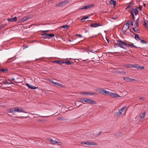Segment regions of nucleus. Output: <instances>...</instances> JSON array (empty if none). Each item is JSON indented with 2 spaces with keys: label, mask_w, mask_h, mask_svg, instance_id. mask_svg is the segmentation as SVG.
<instances>
[{
  "label": "nucleus",
  "mask_w": 148,
  "mask_h": 148,
  "mask_svg": "<svg viewBox=\"0 0 148 148\" xmlns=\"http://www.w3.org/2000/svg\"><path fill=\"white\" fill-rule=\"evenodd\" d=\"M121 43H119V45L121 46V47L123 48V49H126L125 47L124 46H127L128 47L132 48L134 47V48H137V47L134 45V44L132 43L131 44H128L127 43L124 42L123 41H120Z\"/></svg>",
  "instance_id": "obj_1"
},
{
  "label": "nucleus",
  "mask_w": 148,
  "mask_h": 148,
  "mask_svg": "<svg viewBox=\"0 0 148 148\" xmlns=\"http://www.w3.org/2000/svg\"><path fill=\"white\" fill-rule=\"evenodd\" d=\"M96 91L99 92L100 93H103L104 94H107L109 95L110 92L107 91L103 90V88H98L96 89Z\"/></svg>",
  "instance_id": "obj_2"
},
{
  "label": "nucleus",
  "mask_w": 148,
  "mask_h": 148,
  "mask_svg": "<svg viewBox=\"0 0 148 148\" xmlns=\"http://www.w3.org/2000/svg\"><path fill=\"white\" fill-rule=\"evenodd\" d=\"M84 101L85 102H87L88 103H93V104H95L96 102L95 101H94L93 100L88 98H84Z\"/></svg>",
  "instance_id": "obj_3"
},
{
  "label": "nucleus",
  "mask_w": 148,
  "mask_h": 148,
  "mask_svg": "<svg viewBox=\"0 0 148 148\" xmlns=\"http://www.w3.org/2000/svg\"><path fill=\"white\" fill-rule=\"evenodd\" d=\"M129 10H132L134 14V13L136 16H137L138 14V10L134 8H132Z\"/></svg>",
  "instance_id": "obj_4"
},
{
  "label": "nucleus",
  "mask_w": 148,
  "mask_h": 148,
  "mask_svg": "<svg viewBox=\"0 0 148 148\" xmlns=\"http://www.w3.org/2000/svg\"><path fill=\"white\" fill-rule=\"evenodd\" d=\"M94 6V5L93 4H90L88 5L84 6L83 7V8H80V9L86 10L88 8L93 7Z\"/></svg>",
  "instance_id": "obj_5"
},
{
  "label": "nucleus",
  "mask_w": 148,
  "mask_h": 148,
  "mask_svg": "<svg viewBox=\"0 0 148 148\" xmlns=\"http://www.w3.org/2000/svg\"><path fill=\"white\" fill-rule=\"evenodd\" d=\"M65 2L64 1L61 2L58 4H57L56 5V7H59L60 6H64L66 5Z\"/></svg>",
  "instance_id": "obj_6"
},
{
  "label": "nucleus",
  "mask_w": 148,
  "mask_h": 148,
  "mask_svg": "<svg viewBox=\"0 0 148 148\" xmlns=\"http://www.w3.org/2000/svg\"><path fill=\"white\" fill-rule=\"evenodd\" d=\"M42 36L46 35L48 37L50 38H51L52 37H54L55 36V35L52 34H48L47 33H44L42 34Z\"/></svg>",
  "instance_id": "obj_7"
},
{
  "label": "nucleus",
  "mask_w": 148,
  "mask_h": 148,
  "mask_svg": "<svg viewBox=\"0 0 148 148\" xmlns=\"http://www.w3.org/2000/svg\"><path fill=\"white\" fill-rule=\"evenodd\" d=\"M101 26V25L100 24L97 23H91L90 25V26L91 27H96Z\"/></svg>",
  "instance_id": "obj_8"
},
{
  "label": "nucleus",
  "mask_w": 148,
  "mask_h": 148,
  "mask_svg": "<svg viewBox=\"0 0 148 148\" xmlns=\"http://www.w3.org/2000/svg\"><path fill=\"white\" fill-rule=\"evenodd\" d=\"M123 79L124 80L127 81V82H132V81L135 80L136 81L135 79H133L128 77H123Z\"/></svg>",
  "instance_id": "obj_9"
},
{
  "label": "nucleus",
  "mask_w": 148,
  "mask_h": 148,
  "mask_svg": "<svg viewBox=\"0 0 148 148\" xmlns=\"http://www.w3.org/2000/svg\"><path fill=\"white\" fill-rule=\"evenodd\" d=\"M129 26H127L125 25H124L122 29L123 31L124 32L123 34H126L125 33L129 29Z\"/></svg>",
  "instance_id": "obj_10"
},
{
  "label": "nucleus",
  "mask_w": 148,
  "mask_h": 148,
  "mask_svg": "<svg viewBox=\"0 0 148 148\" xmlns=\"http://www.w3.org/2000/svg\"><path fill=\"white\" fill-rule=\"evenodd\" d=\"M134 68H135L138 69H143L145 68V67L144 66H140L138 65V64H134Z\"/></svg>",
  "instance_id": "obj_11"
},
{
  "label": "nucleus",
  "mask_w": 148,
  "mask_h": 148,
  "mask_svg": "<svg viewBox=\"0 0 148 148\" xmlns=\"http://www.w3.org/2000/svg\"><path fill=\"white\" fill-rule=\"evenodd\" d=\"M26 85L29 88L32 89H35L37 88H38V87H35L34 86H33L29 84L28 83H26Z\"/></svg>",
  "instance_id": "obj_12"
},
{
  "label": "nucleus",
  "mask_w": 148,
  "mask_h": 148,
  "mask_svg": "<svg viewBox=\"0 0 148 148\" xmlns=\"http://www.w3.org/2000/svg\"><path fill=\"white\" fill-rule=\"evenodd\" d=\"M16 112H23L24 113H26L25 111L22 109L19 108H15Z\"/></svg>",
  "instance_id": "obj_13"
},
{
  "label": "nucleus",
  "mask_w": 148,
  "mask_h": 148,
  "mask_svg": "<svg viewBox=\"0 0 148 148\" xmlns=\"http://www.w3.org/2000/svg\"><path fill=\"white\" fill-rule=\"evenodd\" d=\"M50 80L51 82L53 84H54L58 85L60 87H62L63 86L62 85V84H60L56 82H54L53 81L51 80V79Z\"/></svg>",
  "instance_id": "obj_14"
},
{
  "label": "nucleus",
  "mask_w": 148,
  "mask_h": 148,
  "mask_svg": "<svg viewBox=\"0 0 148 148\" xmlns=\"http://www.w3.org/2000/svg\"><path fill=\"white\" fill-rule=\"evenodd\" d=\"M53 63H57L59 64H62L64 63V61H62V60H56L53 62Z\"/></svg>",
  "instance_id": "obj_15"
},
{
  "label": "nucleus",
  "mask_w": 148,
  "mask_h": 148,
  "mask_svg": "<svg viewBox=\"0 0 148 148\" xmlns=\"http://www.w3.org/2000/svg\"><path fill=\"white\" fill-rule=\"evenodd\" d=\"M110 3L111 5H113L114 6H115L116 4V1L114 0H111L110 1Z\"/></svg>",
  "instance_id": "obj_16"
},
{
  "label": "nucleus",
  "mask_w": 148,
  "mask_h": 148,
  "mask_svg": "<svg viewBox=\"0 0 148 148\" xmlns=\"http://www.w3.org/2000/svg\"><path fill=\"white\" fill-rule=\"evenodd\" d=\"M22 116H15V118H20V119H22L24 117L27 118L28 117V116H27V115H25V114H23L22 115Z\"/></svg>",
  "instance_id": "obj_17"
},
{
  "label": "nucleus",
  "mask_w": 148,
  "mask_h": 148,
  "mask_svg": "<svg viewBox=\"0 0 148 148\" xmlns=\"http://www.w3.org/2000/svg\"><path fill=\"white\" fill-rule=\"evenodd\" d=\"M64 63H65L67 65H69L70 64H73L74 63L72 61L67 60L65 62H64Z\"/></svg>",
  "instance_id": "obj_18"
},
{
  "label": "nucleus",
  "mask_w": 148,
  "mask_h": 148,
  "mask_svg": "<svg viewBox=\"0 0 148 148\" xmlns=\"http://www.w3.org/2000/svg\"><path fill=\"white\" fill-rule=\"evenodd\" d=\"M134 34L135 35L134 38L137 40H141V39L140 37L138 36V35L135 33H134Z\"/></svg>",
  "instance_id": "obj_19"
},
{
  "label": "nucleus",
  "mask_w": 148,
  "mask_h": 148,
  "mask_svg": "<svg viewBox=\"0 0 148 148\" xmlns=\"http://www.w3.org/2000/svg\"><path fill=\"white\" fill-rule=\"evenodd\" d=\"M122 114V112H116L114 114V116L115 117H117L118 116H119L120 115Z\"/></svg>",
  "instance_id": "obj_20"
},
{
  "label": "nucleus",
  "mask_w": 148,
  "mask_h": 148,
  "mask_svg": "<svg viewBox=\"0 0 148 148\" xmlns=\"http://www.w3.org/2000/svg\"><path fill=\"white\" fill-rule=\"evenodd\" d=\"M134 5V3L132 2L130 4L127 6L125 8V10H127L128 8H130L132 7Z\"/></svg>",
  "instance_id": "obj_21"
},
{
  "label": "nucleus",
  "mask_w": 148,
  "mask_h": 148,
  "mask_svg": "<svg viewBox=\"0 0 148 148\" xmlns=\"http://www.w3.org/2000/svg\"><path fill=\"white\" fill-rule=\"evenodd\" d=\"M125 67L127 68H134V64H127L125 65Z\"/></svg>",
  "instance_id": "obj_22"
},
{
  "label": "nucleus",
  "mask_w": 148,
  "mask_h": 148,
  "mask_svg": "<svg viewBox=\"0 0 148 148\" xmlns=\"http://www.w3.org/2000/svg\"><path fill=\"white\" fill-rule=\"evenodd\" d=\"M116 93H113L110 92L109 95L111 96L113 98H116L117 97L116 96Z\"/></svg>",
  "instance_id": "obj_23"
},
{
  "label": "nucleus",
  "mask_w": 148,
  "mask_h": 148,
  "mask_svg": "<svg viewBox=\"0 0 148 148\" xmlns=\"http://www.w3.org/2000/svg\"><path fill=\"white\" fill-rule=\"evenodd\" d=\"M128 11L131 14V16H132L133 19L134 20L135 19L134 14V13L133 12L132 10H128Z\"/></svg>",
  "instance_id": "obj_24"
},
{
  "label": "nucleus",
  "mask_w": 148,
  "mask_h": 148,
  "mask_svg": "<svg viewBox=\"0 0 148 148\" xmlns=\"http://www.w3.org/2000/svg\"><path fill=\"white\" fill-rule=\"evenodd\" d=\"M120 41H122L121 40H118L117 41V43H115L114 44V47H116L117 45L121 47V46L119 45V43H121Z\"/></svg>",
  "instance_id": "obj_25"
},
{
  "label": "nucleus",
  "mask_w": 148,
  "mask_h": 148,
  "mask_svg": "<svg viewBox=\"0 0 148 148\" xmlns=\"http://www.w3.org/2000/svg\"><path fill=\"white\" fill-rule=\"evenodd\" d=\"M17 20V18L16 17H14L13 18H10V22L16 21Z\"/></svg>",
  "instance_id": "obj_26"
},
{
  "label": "nucleus",
  "mask_w": 148,
  "mask_h": 148,
  "mask_svg": "<svg viewBox=\"0 0 148 148\" xmlns=\"http://www.w3.org/2000/svg\"><path fill=\"white\" fill-rule=\"evenodd\" d=\"M140 22V20L139 19V17L136 20L135 23H136V26L137 27H139V23Z\"/></svg>",
  "instance_id": "obj_27"
},
{
  "label": "nucleus",
  "mask_w": 148,
  "mask_h": 148,
  "mask_svg": "<svg viewBox=\"0 0 148 148\" xmlns=\"http://www.w3.org/2000/svg\"><path fill=\"white\" fill-rule=\"evenodd\" d=\"M14 112H16L15 108H12L10 109V113H13Z\"/></svg>",
  "instance_id": "obj_28"
},
{
  "label": "nucleus",
  "mask_w": 148,
  "mask_h": 148,
  "mask_svg": "<svg viewBox=\"0 0 148 148\" xmlns=\"http://www.w3.org/2000/svg\"><path fill=\"white\" fill-rule=\"evenodd\" d=\"M25 21V19H24V17H23L18 21V23H21Z\"/></svg>",
  "instance_id": "obj_29"
},
{
  "label": "nucleus",
  "mask_w": 148,
  "mask_h": 148,
  "mask_svg": "<svg viewBox=\"0 0 148 148\" xmlns=\"http://www.w3.org/2000/svg\"><path fill=\"white\" fill-rule=\"evenodd\" d=\"M145 112H143V113H141L140 114V117L141 118H144L145 116Z\"/></svg>",
  "instance_id": "obj_30"
},
{
  "label": "nucleus",
  "mask_w": 148,
  "mask_h": 148,
  "mask_svg": "<svg viewBox=\"0 0 148 148\" xmlns=\"http://www.w3.org/2000/svg\"><path fill=\"white\" fill-rule=\"evenodd\" d=\"M15 79V78H12L11 79H10V85L11 84H14V83L13 82H11L12 81H13L15 83H16L17 82L16 81H14V80Z\"/></svg>",
  "instance_id": "obj_31"
},
{
  "label": "nucleus",
  "mask_w": 148,
  "mask_h": 148,
  "mask_svg": "<svg viewBox=\"0 0 148 148\" xmlns=\"http://www.w3.org/2000/svg\"><path fill=\"white\" fill-rule=\"evenodd\" d=\"M88 18L89 16H85L81 19V21L82 22L84 21L86 19Z\"/></svg>",
  "instance_id": "obj_32"
},
{
  "label": "nucleus",
  "mask_w": 148,
  "mask_h": 148,
  "mask_svg": "<svg viewBox=\"0 0 148 148\" xmlns=\"http://www.w3.org/2000/svg\"><path fill=\"white\" fill-rule=\"evenodd\" d=\"M88 145H97L96 143L95 142H89L88 143Z\"/></svg>",
  "instance_id": "obj_33"
},
{
  "label": "nucleus",
  "mask_w": 148,
  "mask_h": 148,
  "mask_svg": "<svg viewBox=\"0 0 148 148\" xmlns=\"http://www.w3.org/2000/svg\"><path fill=\"white\" fill-rule=\"evenodd\" d=\"M71 1L72 0H65L64 1L66 5L68 3H70Z\"/></svg>",
  "instance_id": "obj_34"
},
{
  "label": "nucleus",
  "mask_w": 148,
  "mask_h": 148,
  "mask_svg": "<svg viewBox=\"0 0 148 148\" xmlns=\"http://www.w3.org/2000/svg\"><path fill=\"white\" fill-rule=\"evenodd\" d=\"M1 72L2 73H5L6 71H8V70L7 69H1Z\"/></svg>",
  "instance_id": "obj_35"
},
{
  "label": "nucleus",
  "mask_w": 148,
  "mask_h": 148,
  "mask_svg": "<svg viewBox=\"0 0 148 148\" xmlns=\"http://www.w3.org/2000/svg\"><path fill=\"white\" fill-rule=\"evenodd\" d=\"M126 108V106H125L123 107L122 108L119 109V112H123V111Z\"/></svg>",
  "instance_id": "obj_36"
},
{
  "label": "nucleus",
  "mask_w": 148,
  "mask_h": 148,
  "mask_svg": "<svg viewBox=\"0 0 148 148\" xmlns=\"http://www.w3.org/2000/svg\"><path fill=\"white\" fill-rule=\"evenodd\" d=\"M69 27V26L67 25H65L61 26V28H63L65 29H68V27Z\"/></svg>",
  "instance_id": "obj_37"
},
{
  "label": "nucleus",
  "mask_w": 148,
  "mask_h": 148,
  "mask_svg": "<svg viewBox=\"0 0 148 148\" xmlns=\"http://www.w3.org/2000/svg\"><path fill=\"white\" fill-rule=\"evenodd\" d=\"M78 101L80 102H83L84 101V98H78Z\"/></svg>",
  "instance_id": "obj_38"
},
{
  "label": "nucleus",
  "mask_w": 148,
  "mask_h": 148,
  "mask_svg": "<svg viewBox=\"0 0 148 148\" xmlns=\"http://www.w3.org/2000/svg\"><path fill=\"white\" fill-rule=\"evenodd\" d=\"M57 120H64L65 119H64V118L63 117H58L57 118Z\"/></svg>",
  "instance_id": "obj_39"
},
{
  "label": "nucleus",
  "mask_w": 148,
  "mask_h": 148,
  "mask_svg": "<svg viewBox=\"0 0 148 148\" xmlns=\"http://www.w3.org/2000/svg\"><path fill=\"white\" fill-rule=\"evenodd\" d=\"M136 28V27L133 28L132 29L136 32L138 33H139L138 31H139V30H138V29H135V28Z\"/></svg>",
  "instance_id": "obj_40"
},
{
  "label": "nucleus",
  "mask_w": 148,
  "mask_h": 148,
  "mask_svg": "<svg viewBox=\"0 0 148 148\" xmlns=\"http://www.w3.org/2000/svg\"><path fill=\"white\" fill-rule=\"evenodd\" d=\"M142 8V6L141 5H140L138 7L135 8V9H137V10H138V9H140V10L141 11Z\"/></svg>",
  "instance_id": "obj_41"
},
{
  "label": "nucleus",
  "mask_w": 148,
  "mask_h": 148,
  "mask_svg": "<svg viewBox=\"0 0 148 148\" xmlns=\"http://www.w3.org/2000/svg\"><path fill=\"white\" fill-rule=\"evenodd\" d=\"M121 135V133L120 132H118L115 134V136L117 137H118Z\"/></svg>",
  "instance_id": "obj_42"
},
{
  "label": "nucleus",
  "mask_w": 148,
  "mask_h": 148,
  "mask_svg": "<svg viewBox=\"0 0 148 148\" xmlns=\"http://www.w3.org/2000/svg\"><path fill=\"white\" fill-rule=\"evenodd\" d=\"M88 95H97V94L96 93H95V92H93V93L90 92V93H89Z\"/></svg>",
  "instance_id": "obj_43"
},
{
  "label": "nucleus",
  "mask_w": 148,
  "mask_h": 148,
  "mask_svg": "<svg viewBox=\"0 0 148 148\" xmlns=\"http://www.w3.org/2000/svg\"><path fill=\"white\" fill-rule=\"evenodd\" d=\"M127 22H130V25L132 26H133V22H132L131 21V20H127Z\"/></svg>",
  "instance_id": "obj_44"
},
{
  "label": "nucleus",
  "mask_w": 148,
  "mask_h": 148,
  "mask_svg": "<svg viewBox=\"0 0 148 148\" xmlns=\"http://www.w3.org/2000/svg\"><path fill=\"white\" fill-rule=\"evenodd\" d=\"M3 82L4 84H9V83L7 82L6 81H3Z\"/></svg>",
  "instance_id": "obj_45"
},
{
  "label": "nucleus",
  "mask_w": 148,
  "mask_h": 148,
  "mask_svg": "<svg viewBox=\"0 0 148 148\" xmlns=\"http://www.w3.org/2000/svg\"><path fill=\"white\" fill-rule=\"evenodd\" d=\"M56 141L53 140L52 139H51L50 140V142L52 143H53V144H55V143Z\"/></svg>",
  "instance_id": "obj_46"
},
{
  "label": "nucleus",
  "mask_w": 148,
  "mask_h": 148,
  "mask_svg": "<svg viewBox=\"0 0 148 148\" xmlns=\"http://www.w3.org/2000/svg\"><path fill=\"white\" fill-rule=\"evenodd\" d=\"M143 25L145 27H146V26H147V24L146 22L145 21H144Z\"/></svg>",
  "instance_id": "obj_47"
},
{
  "label": "nucleus",
  "mask_w": 148,
  "mask_h": 148,
  "mask_svg": "<svg viewBox=\"0 0 148 148\" xmlns=\"http://www.w3.org/2000/svg\"><path fill=\"white\" fill-rule=\"evenodd\" d=\"M129 23L130 22L127 21V23L124 25H125L128 27V26H129Z\"/></svg>",
  "instance_id": "obj_48"
},
{
  "label": "nucleus",
  "mask_w": 148,
  "mask_h": 148,
  "mask_svg": "<svg viewBox=\"0 0 148 148\" xmlns=\"http://www.w3.org/2000/svg\"><path fill=\"white\" fill-rule=\"evenodd\" d=\"M141 42L142 43H143V44H147L146 41L144 40H141Z\"/></svg>",
  "instance_id": "obj_49"
},
{
  "label": "nucleus",
  "mask_w": 148,
  "mask_h": 148,
  "mask_svg": "<svg viewBox=\"0 0 148 148\" xmlns=\"http://www.w3.org/2000/svg\"><path fill=\"white\" fill-rule=\"evenodd\" d=\"M76 36H77L79 37H82V36L79 34H77L75 35Z\"/></svg>",
  "instance_id": "obj_50"
},
{
  "label": "nucleus",
  "mask_w": 148,
  "mask_h": 148,
  "mask_svg": "<svg viewBox=\"0 0 148 148\" xmlns=\"http://www.w3.org/2000/svg\"><path fill=\"white\" fill-rule=\"evenodd\" d=\"M27 16V17L28 18V19H30V18H32L33 17L32 16H30V15H29V16Z\"/></svg>",
  "instance_id": "obj_51"
},
{
  "label": "nucleus",
  "mask_w": 148,
  "mask_h": 148,
  "mask_svg": "<svg viewBox=\"0 0 148 148\" xmlns=\"http://www.w3.org/2000/svg\"><path fill=\"white\" fill-rule=\"evenodd\" d=\"M75 105L76 106H77V108H78L80 106H81L82 105V104H81L79 105V104H78L77 103H75Z\"/></svg>",
  "instance_id": "obj_52"
},
{
  "label": "nucleus",
  "mask_w": 148,
  "mask_h": 148,
  "mask_svg": "<svg viewBox=\"0 0 148 148\" xmlns=\"http://www.w3.org/2000/svg\"><path fill=\"white\" fill-rule=\"evenodd\" d=\"M56 143L58 145H60V142H59L57 141H56L55 143V144H56Z\"/></svg>",
  "instance_id": "obj_53"
},
{
  "label": "nucleus",
  "mask_w": 148,
  "mask_h": 148,
  "mask_svg": "<svg viewBox=\"0 0 148 148\" xmlns=\"http://www.w3.org/2000/svg\"><path fill=\"white\" fill-rule=\"evenodd\" d=\"M102 133V132L101 131L99 132V133L97 135V136H99L101 134V133Z\"/></svg>",
  "instance_id": "obj_54"
},
{
  "label": "nucleus",
  "mask_w": 148,
  "mask_h": 148,
  "mask_svg": "<svg viewBox=\"0 0 148 148\" xmlns=\"http://www.w3.org/2000/svg\"><path fill=\"white\" fill-rule=\"evenodd\" d=\"M120 73H122V74L124 75L126 73L124 71H122L120 72Z\"/></svg>",
  "instance_id": "obj_55"
},
{
  "label": "nucleus",
  "mask_w": 148,
  "mask_h": 148,
  "mask_svg": "<svg viewBox=\"0 0 148 148\" xmlns=\"http://www.w3.org/2000/svg\"><path fill=\"white\" fill-rule=\"evenodd\" d=\"M24 19H25V21H26L28 19V18L27 17V16H24Z\"/></svg>",
  "instance_id": "obj_56"
},
{
  "label": "nucleus",
  "mask_w": 148,
  "mask_h": 148,
  "mask_svg": "<svg viewBox=\"0 0 148 148\" xmlns=\"http://www.w3.org/2000/svg\"><path fill=\"white\" fill-rule=\"evenodd\" d=\"M145 99V98H144V97H140V100H144Z\"/></svg>",
  "instance_id": "obj_57"
},
{
  "label": "nucleus",
  "mask_w": 148,
  "mask_h": 148,
  "mask_svg": "<svg viewBox=\"0 0 148 148\" xmlns=\"http://www.w3.org/2000/svg\"><path fill=\"white\" fill-rule=\"evenodd\" d=\"M88 93H88V92H83L82 94L87 95H88Z\"/></svg>",
  "instance_id": "obj_58"
},
{
  "label": "nucleus",
  "mask_w": 148,
  "mask_h": 148,
  "mask_svg": "<svg viewBox=\"0 0 148 148\" xmlns=\"http://www.w3.org/2000/svg\"><path fill=\"white\" fill-rule=\"evenodd\" d=\"M89 143V142L88 141H87V142H84V143L85 144H86V145H88V143Z\"/></svg>",
  "instance_id": "obj_59"
},
{
  "label": "nucleus",
  "mask_w": 148,
  "mask_h": 148,
  "mask_svg": "<svg viewBox=\"0 0 148 148\" xmlns=\"http://www.w3.org/2000/svg\"><path fill=\"white\" fill-rule=\"evenodd\" d=\"M116 16L115 17H112V18H111V19H116L118 17H116Z\"/></svg>",
  "instance_id": "obj_60"
},
{
  "label": "nucleus",
  "mask_w": 148,
  "mask_h": 148,
  "mask_svg": "<svg viewBox=\"0 0 148 148\" xmlns=\"http://www.w3.org/2000/svg\"><path fill=\"white\" fill-rule=\"evenodd\" d=\"M116 95L117 97L116 98L120 97V96L119 95H118L117 93H116Z\"/></svg>",
  "instance_id": "obj_61"
},
{
  "label": "nucleus",
  "mask_w": 148,
  "mask_h": 148,
  "mask_svg": "<svg viewBox=\"0 0 148 148\" xmlns=\"http://www.w3.org/2000/svg\"><path fill=\"white\" fill-rule=\"evenodd\" d=\"M49 30H47V31H44L43 32H49Z\"/></svg>",
  "instance_id": "obj_62"
},
{
  "label": "nucleus",
  "mask_w": 148,
  "mask_h": 148,
  "mask_svg": "<svg viewBox=\"0 0 148 148\" xmlns=\"http://www.w3.org/2000/svg\"><path fill=\"white\" fill-rule=\"evenodd\" d=\"M3 28L2 26H0V30L1 29Z\"/></svg>",
  "instance_id": "obj_63"
},
{
  "label": "nucleus",
  "mask_w": 148,
  "mask_h": 148,
  "mask_svg": "<svg viewBox=\"0 0 148 148\" xmlns=\"http://www.w3.org/2000/svg\"><path fill=\"white\" fill-rule=\"evenodd\" d=\"M143 5L144 6V7H145L146 6V4L145 3H143Z\"/></svg>",
  "instance_id": "obj_64"
}]
</instances>
